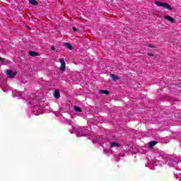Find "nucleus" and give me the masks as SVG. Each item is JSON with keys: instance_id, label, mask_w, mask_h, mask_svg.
I'll return each instance as SVG.
<instances>
[{"instance_id": "nucleus-11", "label": "nucleus", "mask_w": 181, "mask_h": 181, "mask_svg": "<svg viewBox=\"0 0 181 181\" xmlns=\"http://www.w3.org/2000/svg\"><path fill=\"white\" fill-rule=\"evenodd\" d=\"M64 46L66 47V49H69V50H73V45H71V44L66 42L64 43Z\"/></svg>"}, {"instance_id": "nucleus-20", "label": "nucleus", "mask_w": 181, "mask_h": 181, "mask_svg": "<svg viewBox=\"0 0 181 181\" xmlns=\"http://www.w3.org/2000/svg\"><path fill=\"white\" fill-rule=\"evenodd\" d=\"M27 28L29 30H31V28L30 27H29V26H27Z\"/></svg>"}, {"instance_id": "nucleus-18", "label": "nucleus", "mask_w": 181, "mask_h": 181, "mask_svg": "<svg viewBox=\"0 0 181 181\" xmlns=\"http://www.w3.org/2000/svg\"><path fill=\"white\" fill-rule=\"evenodd\" d=\"M148 47H151L152 49H153V48H155V46H153V45H148Z\"/></svg>"}, {"instance_id": "nucleus-15", "label": "nucleus", "mask_w": 181, "mask_h": 181, "mask_svg": "<svg viewBox=\"0 0 181 181\" xmlns=\"http://www.w3.org/2000/svg\"><path fill=\"white\" fill-rule=\"evenodd\" d=\"M110 146L112 148H114L115 146H119V144L117 142H112L110 143Z\"/></svg>"}, {"instance_id": "nucleus-9", "label": "nucleus", "mask_w": 181, "mask_h": 181, "mask_svg": "<svg viewBox=\"0 0 181 181\" xmlns=\"http://www.w3.org/2000/svg\"><path fill=\"white\" fill-rule=\"evenodd\" d=\"M29 54L31 57H36V56H39V53L35 51H30Z\"/></svg>"}, {"instance_id": "nucleus-14", "label": "nucleus", "mask_w": 181, "mask_h": 181, "mask_svg": "<svg viewBox=\"0 0 181 181\" xmlns=\"http://www.w3.org/2000/svg\"><path fill=\"white\" fill-rule=\"evenodd\" d=\"M74 108L75 110V111H76V112H82L83 110H81V108L78 107V106L75 105L74 106Z\"/></svg>"}, {"instance_id": "nucleus-6", "label": "nucleus", "mask_w": 181, "mask_h": 181, "mask_svg": "<svg viewBox=\"0 0 181 181\" xmlns=\"http://www.w3.org/2000/svg\"><path fill=\"white\" fill-rule=\"evenodd\" d=\"M164 19H166L167 21H169V22H170L171 23H175V22L176 21V20H175V18H173L170 16H165Z\"/></svg>"}, {"instance_id": "nucleus-3", "label": "nucleus", "mask_w": 181, "mask_h": 181, "mask_svg": "<svg viewBox=\"0 0 181 181\" xmlns=\"http://www.w3.org/2000/svg\"><path fill=\"white\" fill-rule=\"evenodd\" d=\"M157 6H161L162 8H165V9H168V11H172V6L169 5L168 3H163L160 1H155L154 3Z\"/></svg>"}, {"instance_id": "nucleus-1", "label": "nucleus", "mask_w": 181, "mask_h": 181, "mask_svg": "<svg viewBox=\"0 0 181 181\" xmlns=\"http://www.w3.org/2000/svg\"><path fill=\"white\" fill-rule=\"evenodd\" d=\"M157 6H161L162 8H165V9H168V11H172V6L169 5L168 3H163L160 1H155L154 3Z\"/></svg>"}, {"instance_id": "nucleus-17", "label": "nucleus", "mask_w": 181, "mask_h": 181, "mask_svg": "<svg viewBox=\"0 0 181 181\" xmlns=\"http://www.w3.org/2000/svg\"><path fill=\"white\" fill-rule=\"evenodd\" d=\"M51 50H56V47L54 46L51 47Z\"/></svg>"}, {"instance_id": "nucleus-19", "label": "nucleus", "mask_w": 181, "mask_h": 181, "mask_svg": "<svg viewBox=\"0 0 181 181\" xmlns=\"http://www.w3.org/2000/svg\"><path fill=\"white\" fill-rule=\"evenodd\" d=\"M148 56H152V57H153V54H151V53H148Z\"/></svg>"}, {"instance_id": "nucleus-21", "label": "nucleus", "mask_w": 181, "mask_h": 181, "mask_svg": "<svg viewBox=\"0 0 181 181\" xmlns=\"http://www.w3.org/2000/svg\"><path fill=\"white\" fill-rule=\"evenodd\" d=\"M0 62H4V59H2V57H0Z\"/></svg>"}, {"instance_id": "nucleus-10", "label": "nucleus", "mask_w": 181, "mask_h": 181, "mask_svg": "<svg viewBox=\"0 0 181 181\" xmlns=\"http://www.w3.org/2000/svg\"><path fill=\"white\" fill-rule=\"evenodd\" d=\"M28 1L31 4V5H33V6H37L39 5V2L36 0H28Z\"/></svg>"}, {"instance_id": "nucleus-4", "label": "nucleus", "mask_w": 181, "mask_h": 181, "mask_svg": "<svg viewBox=\"0 0 181 181\" xmlns=\"http://www.w3.org/2000/svg\"><path fill=\"white\" fill-rule=\"evenodd\" d=\"M6 74L8 76V77H10V78H15L16 74H18V72H13V71L8 69L6 71Z\"/></svg>"}, {"instance_id": "nucleus-8", "label": "nucleus", "mask_w": 181, "mask_h": 181, "mask_svg": "<svg viewBox=\"0 0 181 181\" xmlns=\"http://www.w3.org/2000/svg\"><path fill=\"white\" fill-rule=\"evenodd\" d=\"M110 76L111 77L112 80H113V81H118V79L119 78V77L114 74H110Z\"/></svg>"}, {"instance_id": "nucleus-16", "label": "nucleus", "mask_w": 181, "mask_h": 181, "mask_svg": "<svg viewBox=\"0 0 181 181\" xmlns=\"http://www.w3.org/2000/svg\"><path fill=\"white\" fill-rule=\"evenodd\" d=\"M72 30H73L74 32H77V30H78L77 29V28H76V27H73V28H72Z\"/></svg>"}, {"instance_id": "nucleus-5", "label": "nucleus", "mask_w": 181, "mask_h": 181, "mask_svg": "<svg viewBox=\"0 0 181 181\" xmlns=\"http://www.w3.org/2000/svg\"><path fill=\"white\" fill-rule=\"evenodd\" d=\"M59 63H61L60 70L62 73L66 71V62H64V58L59 59Z\"/></svg>"}, {"instance_id": "nucleus-12", "label": "nucleus", "mask_w": 181, "mask_h": 181, "mask_svg": "<svg viewBox=\"0 0 181 181\" xmlns=\"http://www.w3.org/2000/svg\"><path fill=\"white\" fill-rule=\"evenodd\" d=\"M100 94H105L106 95H110V91L107 90H99Z\"/></svg>"}, {"instance_id": "nucleus-2", "label": "nucleus", "mask_w": 181, "mask_h": 181, "mask_svg": "<svg viewBox=\"0 0 181 181\" xmlns=\"http://www.w3.org/2000/svg\"><path fill=\"white\" fill-rule=\"evenodd\" d=\"M157 6H161L162 8H165V9H168V11H172V6L169 5L168 3H163L160 1H155L154 3Z\"/></svg>"}, {"instance_id": "nucleus-7", "label": "nucleus", "mask_w": 181, "mask_h": 181, "mask_svg": "<svg viewBox=\"0 0 181 181\" xmlns=\"http://www.w3.org/2000/svg\"><path fill=\"white\" fill-rule=\"evenodd\" d=\"M54 97L57 100H59V98H60V91L59 90L57 89V90H54Z\"/></svg>"}, {"instance_id": "nucleus-13", "label": "nucleus", "mask_w": 181, "mask_h": 181, "mask_svg": "<svg viewBox=\"0 0 181 181\" xmlns=\"http://www.w3.org/2000/svg\"><path fill=\"white\" fill-rule=\"evenodd\" d=\"M156 144H158V141H152L149 142V148H153V146H155V145H156Z\"/></svg>"}]
</instances>
